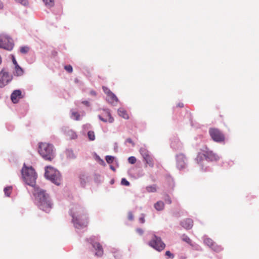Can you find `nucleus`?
Returning a JSON list of instances; mask_svg holds the SVG:
<instances>
[{"instance_id":"nucleus-34","label":"nucleus","mask_w":259,"mask_h":259,"mask_svg":"<svg viewBox=\"0 0 259 259\" xmlns=\"http://www.w3.org/2000/svg\"><path fill=\"white\" fill-rule=\"evenodd\" d=\"M29 50V48L28 47H22L20 48V52L22 54L27 53Z\"/></svg>"},{"instance_id":"nucleus-2","label":"nucleus","mask_w":259,"mask_h":259,"mask_svg":"<svg viewBox=\"0 0 259 259\" xmlns=\"http://www.w3.org/2000/svg\"><path fill=\"white\" fill-rule=\"evenodd\" d=\"M38 152L46 160L52 161L55 157L53 146L47 143H40L39 145Z\"/></svg>"},{"instance_id":"nucleus-1","label":"nucleus","mask_w":259,"mask_h":259,"mask_svg":"<svg viewBox=\"0 0 259 259\" xmlns=\"http://www.w3.org/2000/svg\"><path fill=\"white\" fill-rule=\"evenodd\" d=\"M34 195L38 201V205L40 209L46 212H49L52 208L51 203L49 195L42 190H35Z\"/></svg>"},{"instance_id":"nucleus-13","label":"nucleus","mask_w":259,"mask_h":259,"mask_svg":"<svg viewBox=\"0 0 259 259\" xmlns=\"http://www.w3.org/2000/svg\"><path fill=\"white\" fill-rule=\"evenodd\" d=\"M93 247L96 250L95 255L97 256L101 257L103 254V249L102 245L98 242L92 243Z\"/></svg>"},{"instance_id":"nucleus-37","label":"nucleus","mask_w":259,"mask_h":259,"mask_svg":"<svg viewBox=\"0 0 259 259\" xmlns=\"http://www.w3.org/2000/svg\"><path fill=\"white\" fill-rule=\"evenodd\" d=\"M129 163L134 164L136 162V158L134 156H131L128 158Z\"/></svg>"},{"instance_id":"nucleus-21","label":"nucleus","mask_w":259,"mask_h":259,"mask_svg":"<svg viewBox=\"0 0 259 259\" xmlns=\"http://www.w3.org/2000/svg\"><path fill=\"white\" fill-rule=\"evenodd\" d=\"M147 192L149 193H154L157 191V186L156 185H153L148 186L146 187Z\"/></svg>"},{"instance_id":"nucleus-23","label":"nucleus","mask_w":259,"mask_h":259,"mask_svg":"<svg viewBox=\"0 0 259 259\" xmlns=\"http://www.w3.org/2000/svg\"><path fill=\"white\" fill-rule=\"evenodd\" d=\"M203 151V150H202ZM204 157V151H202V153L200 152L197 155L196 160L198 163H201L202 161L203 160Z\"/></svg>"},{"instance_id":"nucleus-28","label":"nucleus","mask_w":259,"mask_h":259,"mask_svg":"<svg viewBox=\"0 0 259 259\" xmlns=\"http://www.w3.org/2000/svg\"><path fill=\"white\" fill-rule=\"evenodd\" d=\"M46 6L48 7H52L54 5V0H43Z\"/></svg>"},{"instance_id":"nucleus-48","label":"nucleus","mask_w":259,"mask_h":259,"mask_svg":"<svg viewBox=\"0 0 259 259\" xmlns=\"http://www.w3.org/2000/svg\"><path fill=\"white\" fill-rule=\"evenodd\" d=\"M165 201L169 204H170L171 203V201L170 199L169 198L167 199H166Z\"/></svg>"},{"instance_id":"nucleus-14","label":"nucleus","mask_w":259,"mask_h":259,"mask_svg":"<svg viewBox=\"0 0 259 259\" xmlns=\"http://www.w3.org/2000/svg\"><path fill=\"white\" fill-rule=\"evenodd\" d=\"M21 98H22L21 91L19 90H15L11 94V99L14 103H18Z\"/></svg>"},{"instance_id":"nucleus-39","label":"nucleus","mask_w":259,"mask_h":259,"mask_svg":"<svg viewBox=\"0 0 259 259\" xmlns=\"http://www.w3.org/2000/svg\"><path fill=\"white\" fill-rule=\"evenodd\" d=\"M18 2L21 3L23 5L26 6L28 5L27 0H16Z\"/></svg>"},{"instance_id":"nucleus-24","label":"nucleus","mask_w":259,"mask_h":259,"mask_svg":"<svg viewBox=\"0 0 259 259\" xmlns=\"http://www.w3.org/2000/svg\"><path fill=\"white\" fill-rule=\"evenodd\" d=\"M71 118L74 120H78L80 119V115L77 112L72 110Z\"/></svg>"},{"instance_id":"nucleus-30","label":"nucleus","mask_w":259,"mask_h":259,"mask_svg":"<svg viewBox=\"0 0 259 259\" xmlns=\"http://www.w3.org/2000/svg\"><path fill=\"white\" fill-rule=\"evenodd\" d=\"M66 155L69 158H73L75 157L74 154L72 150H67L66 151Z\"/></svg>"},{"instance_id":"nucleus-22","label":"nucleus","mask_w":259,"mask_h":259,"mask_svg":"<svg viewBox=\"0 0 259 259\" xmlns=\"http://www.w3.org/2000/svg\"><path fill=\"white\" fill-rule=\"evenodd\" d=\"M140 152L144 159L150 155L148 151L144 148H140Z\"/></svg>"},{"instance_id":"nucleus-4","label":"nucleus","mask_w":259,"mask_h":259,"mask_svg":"<svg viewBox=\"0 0 259 259\" xmlns=\"http://www.w3.org/2000/svg\"><path fill=\"white\" fill-rule=\"evenodd\" d=\"M45 177L53 183L59 185L61 179L60 172L53 167L47 166L46 167Z\"/></svg>"},{"instance_id":"nucleus-31","label":"nucleus","mask_w":259,"mask_h":259,"mask_svg":"<svg viewBox=\"0 0 259 259\" xmlns=\"http://www.w3.org/2000/svg\"><path fill=\"white\" fill-rule=\"evenodd\" d=\"M88 136L91 141H94L95 139V135L93 131H89L88 133Z\"/></svg>"},{"instance_id":"nucleus-8","label":"nucleus","mask_w":259,"mask_h":259,"mask_svg":"<svg viewBox=\"0 0 259 259\" xmlns=\"http://www.w3.org/2000/svg\"><path fill=\"white\" fill-rule=\"evenodd\" d=\"M209 133L213 141L217 142H223L225 140L224 134L217 128H210Z\"/></svg>"},{"instance_id":"nucleus-50","label":"nucleus","mask_w":259,"mask_h":259,"mask_svg":"<svg viewBox=\"0 0 259 259\" xmlns=\"http://www.w3.org/2000/svg\"><path fill=\"white\" fill-rule=\"evenodd\" d=\"M110 168L111 169H112L113 171H115V168L113 166H110Z\"/></svg>"},{"instance_id":"nucleus-47","label":"nucleus","mask_w":259,"mask_h":259,"mask_svg":"<svg viewBox=\"0 0 259 259\" xmlns=\"http://www.w3.org/2000/svg\"><path fill=\"white\" fill-rule=\"evenodd\" d=\"M90 94L93 95V96H96V93L95 91H92L91 92H90Z\"/></svg>"},{"instance_id":"nucleus-3","label":"nucleus","mask_w":259,"mask_h":259,"mask_svg":"<svg viewBox=\"0 0 259 259\" xmlns=\"http://www.w3.org/2000/svg\"><path fill=\"white\" fill-rule=\"evenodd\" d=\"M22 175L25 183L33 187L35 184L36 175L32 167H23L22 169Z\"/></svg>"},{"instance_id":"nucleus-17","label":"nucleus","mask_w":259,"mask_h":259,"mask_svg":"<svg viewBox=\"0 0 259 259\" xmlns=\"http://www.w3.org/2000/svg\"><path fill=\"white\" fill-rule=\"evenodd\" d=\"M107 100L108 101L111 103H114L115 102H117L118 100L117 97L111 92L109 94L107 97Z\"/></svg>"},{"instance_id":"nucleus-16","label":"nucleus","mask_w":259,"mask_h":259,"mask_svg":"<svg viewBox=\"0 0 259 259\" xmlns=\"http://www.w3.org/2000/svg\"><path fill=\"white\" fill-rule=\"evenodd\" d=\"M24 73L23 69L18 65H15V71L14 74L16 76H21Z\"/></svg>"},{"instance_id":"nucleus-15","label":"nucleus","mask_w":259,"mask_h":259,"mask_svg":"<svg viewBox=\"0 0 259 259\" xmlns=\"http://www.w3.org/2000/svg\"><path fill=\"white\" fill-rule=\"evenodd\" d=\"M181 225L186 229H190L193 226V222L190 219H186L181 222Z\"/></svg>"},{"instance_id":"nucleus-51","label":"nucleus","mask_w":259,"mask_h":259,"mask_svg":"<svg viewBox=\"0 0 259 259\" xmlns=\"http://www.w3.org/2000/svg\"><path fill=\"white\" fill-rule=\"evenodd\" d=\"M2 58H1V57L0 56V64L2 63Z\"/></svg>"},{"instance_id":"nucleus-18","label":"nucleus","mask_w":259,"mask_h":259,"mask_svg":"<svg viewBox=\"0 0 259 259\" xmlns=\"http://www.w3.org/2000/svg\"><path fill=\"white\" fill-rule=\"evenodd\" d=\"M118 113L120 116L124 119H127L129 118V116L126 111L123 108H119L118 110Z\"/></svg>"},{"instance_id":"nucleus-41","label":"nucleus","mask_w":259,"mask_h":259,"mask_svg":"<svg viewBox=\"0 0 259 259\" xmlns=\"http://www.w3.org/2000/svg\"><path fill=\"white\" fill-rule=\"evenodd\" d=\"M165 255L170 258H173L174 257V255L169 251H166L165 252Z\"/></svg>"},{"instance_id":"nucleus-10","label":"nucleus","mask_w":259,"mask_h":259,"mask_svg":"<svg viewBox=\"0 0 259 259\" xmlns=\"http://www.w3.org/2000/svg\"><path fill=\"white\" fill-rule=\"evenodd\" d=\"M177 167L179 169H183L186 166V157L183 153H179L176 155Z\"/></svg>"},{"instance_id":"nucleus-25","label":"nucleus","mask_w":259,"mask_h":259,"mask_svg":"<svg viewBox=\"0 0 259 259\" xmlns=\"http://www.w3.org/2000/svg\"><path fill=\"white\" fill-rule=\"evenodd\" d=\"M204 243L209 246L210 247L212 248L214 245V243L212 240L210 238H206L204 240Z\"/></svg>"},{"instance_id":"nucleus-40","label":"nucleus","mask_w":259,"mask_h":259,"mask_svg":"<svg viewBox=\"0 0 259 259\" xmlns=\"http://www.w3.org/2000/svg\"><path fill=\"white\" fill-rule=\"evenodd\" d=\"M127 217H128V219L129 220H130V221L133 220V219H134V215H133V214L132 212H129L128 213Z\"/></svg>"},{"instance_id":"nucleus-29","label":"nucleus","mask_w":259,"mask_h":259,"mask_svg":"<svg viewBox=\"0 0 259 259\" xmlns=\"http://www.w3.org/2000/svg\"><path fill=\"white\" fill-rule=\"evenodd\" d=\"M67 135L69 136L70 138L71 139H74L76 138L77 135L72 130L68 131L67 133Z\"/></svg>"},{"instance_id":"nucleus-45","label":"nucleus","mask_w":259,"mask_h":259,"mask_svg":"<svg viewBox=\"0 0 259 259\" xmlns=\"http://www.w3.org/2000/svg\"><path fill=\"white\" fill-rule=\"evenodd\" d=\"M12 61H13V63L14 64V65H16L17 64H18L17 63L16 60L15 59V58L14 55L12 56Z\"/></svg>"},{"instance_id":"nucleus-43","label":"nucleus","mask_w":259,"mask_h":259,"mask_svg":"<svg viewBox=\"0 0 259 259\" xmlns=\"http://www.w3.org/2000/svg\"><path fill=\"white\" fill-rule=\"evenodd\" d=\"M126 142L129 143L130 144H132L133 146H135V143L133 142V141H132V139H131L130 138H127L126 140Z\"/></svg>"},{"instance_id":"nucleus-20","label":"nucleus","mask_w":259,"mask_h":259,"mask_svg":"<svg viewBox=\"0 0 259 259\" xmlns=\"http://www.w3.org/2000/svg\"><path fill=\"white\" fill-rule=\"evenodd\" d=\"M145 161L146 163L149 165L151 167H153L154 166V161L153 158L150 155L148 157L144 158Z\"/></svg>"},{"instance_id":"nucleus-9","label":"nucleus","mask_w":259,"mask_h":259,"mask_svg":"<svg viewBox=\"0 0 259 259\" xmlns=\"http://www.w3.org/2000/svg\"><path fill=\"white\" fill-rule=\"evenodd\" d=\"M99 119L103 122L112 123L114 118L111 116V114L108 110H102V113L98 116Z\"/></svg>"},{"instance_id":"nucleus-5","label":"nucleus","mask_w":259,"mask_h":259,"mask_svg":"<svg viewBox=\"0 0 259 259\" xmlns=\"http://www.w3.org/2000/svg\"><path fill=\"white\" fill-rule=\"evenodd\" d=\"M14 47L13 40L4 34L0 35V48L8 51H11Z\"/></svg>"},{"instance_id":"nucleus-26","label":"nucleus","mask_w":259,"mask_h":259,"mask_svg":"<svg viewBox=\"0 0 259 259\" xmlns=\"http://www.w3.org/2000/svg\"><path fill=\"white\" fill-rule=\"evenodd\" d=\"M88 180V177L85 175H82L80 177V183L84 186Z\"/></svg>"},{"instance_id":"nucleus-35","label":"nucleus","mask_w":259,"mask_h":259,"mask_svg":"<svg viewBox=\"0 0 259 259\" xmlns=\"http://www.w3.org/2000/svg\"><path fill=\"white\" fill-rule=\"evenodd\" d=\"M64 69L68 72H72V67L70 65H67L64 66Z\"/></svg>"},{"instance_id":"nucleus-46","label":"nucleus","mask_w":259,"mask_h":259,"mask_svg":"<svg viewBox=\"0 0 259 259\" xmlns=\"http://www.w3.org/2000/svg\"><path fill=\"white\" fill-rule=\"evenodd\" d=\"M82 103L85 105L86 106H89V102L88 101H82Z\"/></svg>"},{"instance_id":"nucleus-33","label":"nucleus","mask_w":259,"mask_h":259,"mask_svg":"<svg viewBox=\"0 0 259 259\" xmlns=\"http://www.w3.org/2000/svg\"><path fill=\"white\" fill-rule=\"evenodd\" d=\"M105 159L108 163L111 164L113 162L114 157H113L112 156L108 155V156H106Z\"/></svg>"},{"instance_id":"nucleus-44","label":"nucleus","mask_w":259,"mask_h":259,"mask_svg":"<svg viewBox=\"0 0 259 259\" xmlns=\"http://www.w3.org/2000/svg\"><path fill=\"white\" fill-rule=\"evenodd\" d=\"M136 232L140 235H142L144 233L143 230L141 228H138L136 229Z\"/></svg>"},{"instance_id":"nucleus-19","label":"nucleus","mask_w":259,"mask_h":259,"mask_svg":"<svg viewBox=\"0 0 259 259\" xmlns=\"http://www.w3.org/2000/svg\"><path fill=\"white\" fill-rule=\"evenodd\" d=\"M164 204L161 201H159L154 204L155 208L158 211L162 210L164 208Z\"/></svg>"},{"instance_id":"nucleus-11","label":"nucleus","mask_w":259,"mask_h":259,"mask_svg":"<svg viewBox=\"0 0 259 259\" xmlns=\"http://www.w3.org/2000/svg\"><path fill=\"white\" fill-rule=\"evenodd\" d=\"M204 151V158L209 161H217L219 159V157L218 155L214 153L212 151L209 150L207 147H205L203 150Z\"/></svg>"},{"instance_id":"nucleus-42","label":"nucleus","mask_w":259,"mask_h":259,"mask_svg":"<svg viewBox=\"0 0 259 259\" xmlns=\"http://www.w3.org/2000/svg\"><path fill=\"white\" fill-rule=\"evenodd\" d=\"M145 218L144 215L142 214V217L139 218V222L143 224V223H145V218Z\"/></svg>"},{"instance_id":"nucleus-36","label":"nucleus","mask_w":259,"mask_h":259,"mask_svg":"<svg viewBox=\"0 0 259 259\" xmlns=\"http://www.w3.org/2000/svg\"><path fill=\"white\" fill-rule=\"evenodd\" d=\"M121 183L122 185H124V186H130V182L128 181H127L126 179L125 178H122V180H121Z\"/></svg>"},{"instance_id":"nucleus-6","label":"nucleus","mask_w":259,"mask_h":259,"mask_svg":"<svg viewBox=\"0 0 259 259\" xmlns=\"http://www.w3.org/2000/svg\"><path fill=\"white\" fill-rule=\"evenodd\" d=\"M12 79V75L5 68L2 69L0 71V88L7 85Z\"/></svg>"},{"instance_id":"nucleus-32","label":"nucleus","mask_w":259,"mask_h":259,"mask_svg":"<svg viewBox=\"0 0 259 259\" xmlns=\"http://www.w3.org/2000/svg\"><path fill=\"white\" fill-rule=\"evenodd\" d=\"M182 239L183 241L187 242L188 244H190L191 242V240L189 238V237L185 235H183L182 236Z\"/></svg>"},{"instance_id":"nucleus-49","label":"nucleus","mask_w":259,"mask_h":259,"mask_svg":"<svg viewBox=\"0 0 259 259\" xmlns=\"http://www.w3.org/2000/svg\"><path fill=\"white\" fill-rule=\"evenodd\" d=\"M178 107H183V103H179L178 105Z\"/></svg>"},{"instance_id":"nucleus-38","label":"nucleus","mask_w":259,"mask_h":259,"mask_svg":"<svg viewBox=\"0 0 259 259\" xmlns=\"http://www.w3.org/2000/svg\"><path fill=\"white\" fill-rule=\"evenodd\" d=\"M102 89L104 92V93L108 96L110 93H111L112 92L107 87L103 86L102 87Z\"/></svg>"},{"instance_id":"nucleus-7","label":"nucleus","mask_w":259,"mask_h":259,"mask_svg":"<svg viewBox=\"0 0 259 259\" xmlns=\"http://www.w3.org/2000/svg\"><path fill=\"white\" fill-rule=\"evenodd\" d=\"M149 244L155 249L160 251L165 247V244L162 241L161 238L154 235L153 238L149 242Z\"/></svg>"},{"instance_id":"nucleus-27","label":"nucleus","mask_w":259,"mask_h":259,"mask_svg":"<svg viewBox=\"0 0 259 259\" xmlns=\"http://www.w3.org/2000/svg\"><path fill=\"white\" fill-rule=\"evenodd\" d=\"M12 190V187L11 186L7 187L4 189V192L7 196H10Z\"/></svg>"},{"instance_id":"nucleus-12","label":"nucleus","mask_w":259,"mask_h":259,"mask_svg":"<svg viewBox=\"0 0 259 259\" xmlns=\"http://www.w3.org/2000/svg\"><path fill=\"white\" fill-rule=\"evenodd\" d=\"M70 214L72 217V222L76 228H79L87 225V222H81L79 219L75 216V214L72 210H71Z\"/></svg>"}]
</instances>
